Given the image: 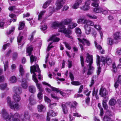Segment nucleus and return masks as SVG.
Wrapping results in <instances>:
<instances>
[{
	"label": "nucleus",
	"instance_id": "obj_1",
	"mask_svg": "<svg viewBox=\"0 0 121 121\" xmlns=\"http://www.w3.org/2000/svg\"><path fill=\"white\" fill-rule=\"evenodd\" d=\"M72 20V18H67L64 19L60 22H55L53 23L52 27L54 28H55L56 27H58L59 28L58 29L59 32L71 34L72 33L71 30L68 29L66 30L64 25L69 24Z\"/></svg>",
	"mask_w": 121,
	"mask_h": 121
},
{
	"label": "nucleus",
	"instance_id": "obj_2",
	"mask_svg": "<svg viewBox=\"0 0 121 121\" xmlns=\"http://www.w3.org/2000/svg\"><path fill=\"white\" fill-rule=\"evenodd\" d=\"M1 113L3 118L8 121H20L18 118V114L17 113H16L14 115L10 113L9 116L6 110L3 109L2 110Z\"/></svg>",
	"mask_w": 121,
	"mask_h": 121
},
{
	"label": "nucleus",
	"instance_id": "obj_3",
	"mask_svg": "<svg viewBox=\"0 0 121 121\" xmlns=\"http://www.w3.org/2000/svg\"><path fill=\"white\" fill-rule=\"evenodd\" d=\"M30 71L31 73H33L32 75L33 79L34 82L36 83V85L37 84H38V81L36 78V74L35 72H37L39 73L38 79L41 80L42 78V77L41 75V71L39 68L38 65L36 64L35 65L31 66L30 67Z\"/></svg>",
	"mask_w": 121,
	"mask_h": 121
},
{
	"label": "nucleus",
	"instance_id": "obj_4",
	"mask_svg": "<svg viewBox=\"0 0 121 121\" xmlns=\"http://www.w3.org/2000/svg\"><path fill=\"white\" fill-rule=\"evenodd\" d=\"M75 32L78 36L80 37V38H78V39L79 42V44L81 50L82 51L83 50V46L84 45L85 43H86L88 46H89L90 45V43L89 41L81 38V32L80 29L76 28V29Z\"/></svg>",
	"mask_w": 121,
	"mask_h": 121
},
{
	"label": "nucleus",
	"instance_id": "obj_5",
	"mask_svg": "<svg viewBox=\"0 0 121 121\" xmlns=\"http://www.w3.org/2000/svg\"><path fill=\"white\" fill-rule=\"evenodd\" d=\"M86 55V61L87 63H89L88 65V71L87 75H89L92 74L94 69V67L92 66V65L93 63V59L92 56L90 55L88 53H87Z\"/></svg>",
	"mask_w": 121,
	"mask_h": 121
},
{
	"label": "nucleus",
	"instance_id": "obj_6",
	"mask_svg": "<svg viewBox=\"0 0 121 121\" xmlns=\"http://www.w3.org/2000/svg\"><path fill=\"white\" fill-rule=\"evenodd\" d=\"M78 103L76 102H67L65 104H62V105L63 111L65 114H67L68 112V110L66 105H69L70 107L76 108Z\"/></svg>",
	"mask_w": 121,
	"mask_h": 121
},
{
	"label": "nucleus",
	"instance_id": "obj_7",
	"mask_svg": "<svg viewBox=\"0 0 121 121\" xmlns=\"http://www.w3.org/2000/svg\"><path fill=\"white\" fill-rule=\"evenodd\" d=\"M7 100L8 105L11 109L16 111H17L19 109L20 106L18 104L15 103L13 102H11V99L10 97H8Z\"/></svg>",
	"mask_w": 121,
	"mask_h": 121
},
{
	"label": "nucleus",
	"instance_id": "obj_8",
	"mask_svg": "<svg viewBox=\"0 0 121 121\" xmlns=\"http://www.w3.org/2000/svg\"><path fill=\"white\" fill-rule=\"evenodd\" d=\"M84 26V27L86 33L87 35H88L90 34L91 30V28L90 26H94V23L92 21H87L86 20V22Z\"/></svg>",
	"mask_w": 121,
	"mask_h": 121
},
{
	"label": "nucleus",
	"instance_id": "obj_9",
	"mask_svg": "<svg viewBox=\"0 0 121 121\" xmlns=\"http://www.w3.org/2000/svg\"><path fill=\"white\" fill-rule=\"evenodd\" d=\"M33 47L32 45L29 46L28 45L27 46L26 49V52L28 54V56H30V63L31 65L32 64L33 62L34 61H36V57L35 56L32 55L30 56L31 52L33 50Z\"/></svg>",
	"mask_w": 121,
	"mask_h": 121
},
{
	"label": "nucleus",
	"instance_id": "obj_10",
	"mask_svg": "<svg viewBox=\"0 0 121 121\" xmlns=\"http://www.w3.org/2000/svg\"><path fill=\"white\" fill-rule=\"evenodd\" d=\"M16 21V19H12L10 20L9 22V20L5 22L6 21L5 19H2L0 20V27L2 28H4V26H7L10 24V23L13 21V22H15Z\"/></svg>",
	"mask_w": 121,
	"mask_h": 121
},
{
	"label": "nucleus",
	"instance_id": "obj_11",
	"mask_svg": "<svg viewBox=\"0 0 121 121\" xmlns=\"http://www.w3.org/2000/svg\"><path fill=\"white\" fill-rule=\"evenodd\" d=\"M91 3L90 0H87L84 2V5L80 7V9L83 11H87L90 9V6Z\"/></svg>",
	"mask_w": 121,
	"mask_h": 121
},
{
	"label": "nucleus",
	"instance_id": "obj_12",
	"mask_svg": "<svg viewBox=\"0 0 121 121\" xmlns=\"http://www.w3.org/2000/svg\"><path fill=\"white\" fill-rule=\"evenodd\" d=\"M21 119L22 121H30V116L28 112H24V114H22L19 116L18 115V117Z\"/></svg>",
	"mask_w": 121,
	"mask_h": 121
},
{
	"label": "nucleus",
	"instance_id": "obj_13",
	"mask_svg": "<svg viewBox=\"0 0 121 121\" xmlns=\"http://www.w3.org/2000/svg\"><path fill=\"white\" fill-rule=\"evenodd\" d=\"M42 83L44 85H47L49 86L50 87L52 91H55L57 93L59 92V93L63 97H64L65 96V94L62 91H60L58 89L50 85L45 82H42Z\"/></svg>",
	"mask_w": 121,
	"mask_h": 121
},
{
	"label": "nucleus",
	"instance_id": "obj_14",
	"mask_svg": "<svg viewBox=\"0 0 121 121\" xmlns=\"http://www.w3.org/2000/svg\"><path fill=\"white\" fill-rule=\"evenodd\" d=\"M101 60L100 62H102L103 63L104 65L106 63L108 65H109L111 64L112 62V61L111 58L108 57L105 58L103 56H102L101 57Z\"/></svg>",
	"mask_w": 121,
	"mask_h": 121
},
{
	"label": "nucleus",
	"instance_id": "obj_15",
	"mask_svg": "<svg viewBox=\"0 0 121 121\" xmlns=\"http://www.w3.org/2000/svg\"><path fill=\"white\" fill-rule=\"evenodd\" d=\"M37 86L38 89L39 90V92L38 93L37 95V96L39 99L41 101L42 98V94L43 90L41 87V85L40 84H37Z\"/></svg>",
	"mask_w": 121,
	"mask_h": 121
},
{
	"label": "nucleus",
	"instance_id": "obj_16",
	"mask_svg": "<svg viewBox=\"0 0 121 121\" xmlns=\"http://www.w3.org/2000/svg\"><path fill=\"white\" fill-rule=\"evenodd\" d=\"M65 2V0H57L56 2V9L57 10L60 9Z\"/></svg>",
	"mask_w": 121,
	"mask_h": 121
},
{
	"label": "nucleus",
	"instance_id": "obj_17",
	"mask_svg": "<svg viewBox=\"0 0 121 121\" xmlns=\"http://www.w3.org/2000/svg\"><path fill=\"white\" fill-rule=\"evenodd\" d=\"M82 0H77L75 2L71 5V8L74 9H76L78 8L79 6L82 3Z\"/></svg>",
	"mask_w": 121,
	"mask_h": 121
},
{
	"label": "nucleus",
	"instance_id": "obj_18",
	"mask_svg": "<svg viewBox=\"0 0 121 121\" xmlns=\"http://www.w3.org/2000/svg\"><path fill=\"white\" fill-rule=\"evenodd\" d=\"M57 114V113L54 112L52 110H49L47 113V121H50V117H49V116L54 117L56 116Z\"/></svg>",
	"mask_w": 121,
	"mask_h": 121
},
{
	"label": "nucleus",
	"instance_id": "obj_19",
	"mask_svg": "<svg viewBox=\"0 0 121 121\" xmlns=\"http://www.w3.org/2000/svg\"><path fill=\"white\" fill-rule=\"evenodd\" d=\"M13 90L14 94L19 95L22 92V88L19 87L14 86L13 87Z\"/></svg>",
	"mask_w": 121,
	"mask_h": 121
},
{
	"label": "nucleus",
	"instance_id": "obj_20",
	"mask_svg": "<svg viewBox=\"0 0 121 121\" xmlns=\"http://www.w3.org/2000/svg\"><path fill=\"white\" fill-rule=\"evenodd\" d=\"M99 94L102 97H105L108 95V92L106 89L103 87H102L100 90Z\"/></svg>",
	"mask_w": 121,
	"mask_h": 121
},
{
	"label": "nucleus",
	"instance_id": "obj_21",
	"mask_svg": "<svg viewBox=\"0 0 121 121\" xmlns=\"http://www.w3.org/2000/svg\"><path fill=\"white\" fill-rule=\"evenodd\" d=\"M100 56H99L97 55L96 59V63L97 66H98V69L97 72V74L98 75L100 73L101 71V68L100 66Z\"/></svg>",
	"mask_w": 121,
	"mask_h": 121
},
{
	"label": "nucleus",
	"instance_id": "obj_22",
	"mask_svg": "<svg viewBox=\"0 0 121 121\" xmlns=\"http://www.w3.org/2000/svg\"><path fill=\"white\" fill-rule=\"evenodd\" d=\"M29 102L30 104L31 105H34L36 104L37 101L35 99L34 95H31L29 98Z\"/></svg>",
	"mask_w": 121,
	"mask_h": 121
},
{
	"label": "nucleus",
	"instance_id": "obj_23",
	"mask_svg": "<svg viewBox=\"0 0 121 121\" xmlns=\"http://www.w3.org/2000/svg\"><path fill=\"white\" fill-rule=\"evenodd\" d=\"M95 46L96 47L99 51L101 54H104L105 53V51L102 48V47L100 45H98L96 40L94 41Z\"/></svg>",
	"mask_w": 121,
	"mask_h": 121
},
{
	"label": "nucleus",
	"instance_id": "obj_24",
	"mask_svg": "<svg viewBox=\"0 0 121 121\" xmlns=\"http://www.w3.org/2000/svg\"><path fill=\"white\" fill-rule=\"evenodd\" d=\"M94 27L97 30L99 31V32L101 38L102 39L103 37V34L101 30L102 29L100 25H94Z\"/></svg>",
	"mask_w": 121,
	"mask_h": 121
},
{
	"label": "nucleus",
	"instance_id": "obj_25",
	"mask_svg": "<svg viewBox=\"0 0 121 121\" xmlns=\"http://www.w3.org/2000/svg\"><path fill=\"white\" fill-rule=\"evenodd\" d=\"M21 86L24 89H26L28 86L26 79H23L22 82Z\"/></svg>",
	"mask_w": 121,
	"mask_h": 121
},
{
	"label": "nucleus",
	"instance_id": "obj_26",
	"mask_svg": "<svg viewBox=\"0 0 121 121\" xmlns=\"http://www.w3.org/2000/svg\"><path fill=\"white\" fill-rule=\"evenodd\" d=\"M113 37L115 40L121 39V34L119 32H116L114 34Z\"/></svg>",
	"mask_w": 121,
	"mask_h": 121
},
{
	"label": "nucleus",
	"instance_id": "obj_27",
	"mask_svg": "<svg viewBox=\"0 0 121 121\" xmlns=\"http://www.w3.org/2000/svg\"><path fill=\"white\" fill-rule=\"evenodd\" d=\"M60 40V39L56 37L55 35H53L48 40V42L52 40L54 42H58Z\"/></svg>",
	"mask_w": 121,
	"mask_h": 121
},
{
	"label": "nucleus",
	"instance_id": "obj_28",
	"mask_svg": "<svg viewBox=\"0 0 121 121\" xmlns=\"http://www.w3.org/2000/svg\"><path fill=\"white\" fill-rule=\"evenodd\" d=\"M13 97L14 101L17 103L19 102L21 99L20 96L19 95L16 94H14Z\"/></svg>",
	"mask_w": 121,
	"mask_h": 121
},
{
	"label": "nucleus",
	"instance_id": "obj_29",
	"mask_svg": "<svg viewBox=\"0 0 121 121\" xmlns=\"http://www.w3.org/2000/svg\"><path fill=\"white\" fill-rule=\"evenodd\" d=\"M93 11L95 13H100L102 12L103 8L100 7L94 8L93 9Z\"/></svg>",
	"mask_w": 121,
	"mask_h": 121
},
{
	"label": "nucleus",
	"instance_id": "obj_30",
	"mask_svg": "<svg viewBox=\"0 0 121 121\" xmlns=\"http://www.w3.org/2000/svg\"><path fill=\"white\" fill-rule=\"evenodd\" d=\"M20 75L22 77L25 73V70L24 69L23 65H20L19 66V69Z\"/></svg>",
	"mask_w": 121,
	"mask_h": 121
},
{
	"label": "nucleus",
	"instance_id": "obj_31",
	"mask_svg": "<svg viewBox=\"0 0 121 121\" xmlns=\"http://www.w3.org/2000/svg\"><path fill=\"white\" fill-rule=\"evenodd\" d=\"M114 43H117V42H115L114 40L111 38L107 39V44L108 45H112Z\"/></svg>",
	"mask_w": 121,
	"mask_h": 121
},
{
	"label": "nucleus",
	"instance_id": "obj_32",
	"mask_svg": "<svg viewBox=\"0 0 121 121\" xmlns=\"http://www.w3.org/2000/svg\"><path fill=\"white\" fill-rule=\"evenodd\" d=\"M98 92V90L97 89H95L94 88L93 89L92 92V95L93 96H95V97L96 99H98L99 98V97L97 95Z\"/></svg>",
	"mask_w": 121,
	"mask_h": 121
},
{
	"label": "nucleus",
	"instance_id": "obj_33",
	"mask_svg": "<svg viewBox=\"0 0 121 121\" xmlns=\"http://www.w3.org/2000/svg\"><path fill=\"white\" fill-rule=\"evenodd\" d=\"M38 108L39 111L41 112L43 111H44L45 109L46 108L42 105L41 104L38 106Z\"/></svg>",
	"mask_w": 121,
	"mask_h": 121
},
{
	"label": "nucleus",
	"instance_id": "obj_34",
	"mask_svg": "<svg viewBox=\"0 0 121 121\" xmlns=\"http://www.w3.org/2000/svg\"><path fill=\"white\" fill-rule=\"evenodd\" d=\"M29 90L30 92L34 94L36 92V88L35 86H31L29 87Z\"/></svg>",
	"mask_w": 121,
	"mask_h": 121
},
{
	"label": "nucleus",
	"instance_id": "obj_35",
	"mask_svg": "<svg viewBox=\"0 0 121 121\" xmlns=\"http://www.w3.org/2000/svg\"><path fill=\"white\" fill-rule=\"evenodd\" d=\"M17 78L15 76L11 77L9 79V82L10 83H14L17 81Z\"/></svg>",
	"mask_w": 121,
	"mask_h": 121
},
{
	"label": "nucleus",
	"instance_id": "obj_36",
	"mask_svg": "<svg viewBox=\"0 0 121 121\" xmlns=\"http://www.w3.org/2000/svg\"><path fill=\"white\" fill-rule=\"evenodd\" d=\"M0 89L1 90H4L5 89L6 90H8L9 88L7 87L6 83L1 84H0Z\"/></svg>",
	"mask_w": 121,
	"mask_h": 121
},
{
	"label": "nucleus",
	"instance_id": "obj_37",
	"mask_svg": "<svg viewBox=\"0 0 121 121\" xmlns=\"http://www.w3.org/2000/svg\"><path fill=\"white\" fill-rule=\"evenodd\" d=\"M91 0L93 1L91 4V5L92 6L96 7L98 6L99 0Z\"/></svg>",
	"mask_w": 121,
	"mask_h": 121
},
{
	"label": "nucleus",
	"instance_id": "obj_38",
	"mask_svg": "<svg viewBox=\"0 0 121 121\" xmlns=\"http://www.w3.org/2000/svg\"><path fill=\"white\" fill-rule=\"evenodd\" d=\"M52 2V0H48L43 5V8L44 9H46L49 5Z\"/></svg>",
	"mask_w": 121,
	"mask_h": 121
},
{
	"label": "nucleus",
	"instance_id": "obj_39",
	"mask_svg": "<svg viewBox=\"0 0 121 121\" xmlns=\"http://www.w3.org/2000/svg\"><path fill=\"white\" fill-rule=\"evenodd\" d=\"M45 10L41 11L38 15V20L39 21H41L42 18V16L45 13Z\"/></svg>",
	"mask_w": 121,
	"mask_h": 121
},
{
	"label": "nucleus",
	"instance_id": "obj_40",
	"mask_svg": "<svg viewBox=\"0 0 121 121\" xmlns=\"http://www.w3.org/2000/svg\"><path fill=\"white\" fill-rule=\"evenodd\" d=\"M15 29V28L14 27L12 26L11 27V30L7 31L6 32L7 35H8L11 33L13 34L14 32Z\"/></svg>",
	"mask_w": 121,
	"mask_h": 121
},
{
	"label": "nucleus",
	"instance_id": "obj_41",
	"mask_svg": "<svg viewBox=\"0 0 121 121\" xmlns=\"http://www.w3.org/2000/svg\"><path fill=\"white\" fill-rule=\"evenodd\" d=\"M116 103V100L114 99H111L109 101V104L110 105L113 106L115 105Z\"/></svg>",
	"mask_w": 121,
	"mask_h": 121
},
{
	"label": "nucleus",
	"instance_id": "obj_42",
	"mask_svg": "<svg viewBox=\"0 0 121 121\" xmlns=\"http://www.w3.org/2000/svg\"><path fill=\"white\" fill-rule=\"evenodd\" d=\"M77 25V24L76 23L72 22L68 26L69 28L73 29Z\"/></svg>",
	"mask_w": 121,
	"mask_h": 121
},
{
	"label": "nucleus",
	"instance_id": "obj_43",
	"mask_svg": "<svg viewBox=\"0 0 121 121\" xmlns=\"http://www.w3.org/2000/svg\"><path fill=\"white\" fill-rule=\"evenodd\" d=\"M24 21L20 22L19 23V26L18 27V29L20 30H22L25 26Z\"/></svg>",
	"mask_w": 121,
	"mask_h": 121
},
{
	"label": "nucleus",
	"instance_id": "obj_44",
	"mask_svg": "<svg viewBox=\"0 0 121 121\" xmlns=\"http://www.w3.org/2000/svg\"><path fill=\"white\" fill-rule=\"evenodd\" d=\"M83 92L87 96H89L91 92V91H89L86 88L84 89Z\"/></svg>",
	"mask_w": 121,
	"mask_h": 121
},
{
	"label": "nucleus",
	"instance_id": "obj_45",
	"mask_svg": "<svg viewBox=\"0 0 121 121\" xmlns=\"http://www.w3.org/2000/svg\"><path fill=\"white\" fill-rule=\"evenodd\" d=\"M86 20H84L83 19L80 18L78 21V22L79 24H86Z\"/></svg>",
	"mask_w": 121,
	"mask_h": 121
},
{
	"label": "nucleus",
	"instance_id": "obj_46",
	"mask_svg": "<svg viewBox=\"0 0 121 121\" xmlns=\"http://www.w3.org/2000/svg\"><path fill=\"white\" fill-rule=\"evenodd\" d=\"M96 76H94L92 77L91 84L90 85V86L91 87L95 83V80L96 79Z\"/></svg>",
	"mask_w": 121,
	"mask_h": 121
},
{
	"label": "nucleus",
	"instance_id": "obj_47",
	"mask_svg": "<svg viewBox=\"0 0 121 121\" xmlns=\"http://www.w3.org/2000/svg\"><path fill=\"white\" fill-rule=\"evenodd\" d=\"M23 38V36H19L17 38V41L18 45L19 46L21 45V41Z\"/></svg>",
	"mask_w": 121,
	"mask_h": 121
},
{
	"label": "nucleus",
	"instance_id": "obj_48",
	"mask_svg": "<svg viewBox=\"0 0 121 121\" xmlns=\"http://www.w3.org/2000/svg\"><path fill=\"white\" fill-rule=\"evenodd\" d=\"M98 106L99 108L100 111V115L102 116L104 114V111L103 108L101 107V105L100 103H99L98 104Z\"/></svg>",
	"mask_w": 121,
	"mask_h": 121
},
{
	"label": "nucleus",
	"instance_id": "obj_49",
	"mask_svg": "<svg viewBox=\"0 0 121 121\" xmlns=\"http://www.w3.org/2000/svg\"><path fill=\"white\" fill-rule=\"evenodd\" d=\"M4 64V71H5L6 69H8V62L7 61H6L5 62H4V60L3 61Z\"/></svg>",
	"mask_w": 121,
	"mask_h": 121
},
{
	"label": "nucleus",
	"instance_id": "obj_50",
	"mask_svg": "<svg viewBox=\"0 0 121 121\" xmlns=\"http://www.w3.org/2000/svg\"><path fill=\"white\" fill-rule=\"evenodd\" d=\"M42 25H42V27L41 28V29L43 31L46 30L47 27V25L46 24L43 23H42Z\"/></svg>",
	"mask_w": 121,
	"mask_h": 121
},
{
	"label": "nucleus",
	"instance_id": "obj_51",
	"mask_svg": "<svg viewBox=\"0 0 121 121\" xmlns=\"http://www.w3.org/2000/svg\"><path fill=\"white\" fill-rule=\"evenodd\" d=\"M71 83L72 84L75 86H78L81 84V83L78 81H72Z\"/></svg>",
	"mask_w": 121,
	"mask_h": 121
},
{
	"label": "nucleus",
	"instance_id": "obj_52",
	"mask_svg": "<svg viewBox=\"0 0 121 121\" xmlns=\"http://www.w3.org/2000/svg\"><path fill=\"white\" fill-rule=\"evenodd\" d=\"M87 16L90 18L95 19H96L97 17L95 15H91L89 14H88L87 15Z\"/></svg>",
	"mask_w": 121,
	"mask_h": 121
},
{
	"label": "nucleus",
	"instance_id": "obj_53",
	"mask_svg": "<svg viewBox=\"0 0 121 121\" xmlns=\"http://www.w3.org/2000/svg\"><path fill=\"white\" fill-rule=\"evenodd\" d=\"M36 32V31L35 30H34V31L32 33L31 35L29 37V39H30L31 41H32L33 40V37L34 35H35V33Z\"/></svg>",
	"mask_w": 121,
	"mask_h": 121
},
{
	"label": "nucleus",
	"instance_id": "obj_54",
	"mask_svg": "<svg viewBox=\"0 0 121 121\" xmlns=\"http://www.w3.org/2000/svg\"><path fill=\"white\" fill-rule=\"evenodd\" d=\"M36 32V31L35 30H34V31L32 33L31 35L29 37V39H30L31 41H32L33 40V37L34 35H35V33Z\"/></svg>",
	"mask_w": 121,
	"mask_h": 121
},
{
	"label": "nucleus",
	"instance_id": "obj_55",
	"mask_svg": "<svg viewBox=\"0 0 121 121\" xmlns=\"http://www.w3.org/2000/svg\"><path fill=\"white\" fill-rule=\"evenodd\" d=\"M112 70L114 72L117 71V68L115 63H113L112 64Z\"/></svg>",
	"mask_w": 121,
	"mask_h": 121
},
{
	"label": "nucleus",
	"instance_id": "obj_56",
	"mask_svg": "<svg viewBox=\"0 0 121 121\" xmlns=\"http://www.w3.org/2000/svg\"><path fill=\"white\" fill-rule=\"evenodd\" d=\"M110 118L108 116H105L103 118V121H111Z\"/></svg>",
	"mask_w": 121,
	"mask_h": 121
},
{
	"label": "nucleus",
	"instance_id": "obj_57",
	"mask_svg": "<svg viewBox=\"0 0 121 121\" xmlns=\"http://www.w3.org/2000/svg\"><path fill=\"white\" fill-rule=\"evenodd\" d=\"M9 43L7 44H4L3 47V50L4 51L9 45Z\"/></svg>",
	"mask_w": 121,
	"mask_h": 121
},
{
	"label": "nucleus",
	"instance_id": "obj_58",
	"mask_svg": "<svg viewBox=\"0 0 121 121\" xmlns=\"http://www.w3.org/2000/svg\"><path fill=\"white\" fill-rule=\"evenodd\" d=\"M81 63L82 67L84 66V59L82 56H80Z\"/></svg>",
	"mask_w": 121,
	"mask_h": 121
},
{
	"label": "nucleus",
	"instance_id": "obj_59",
	"mask_svg": "<svg viewBox=\"0 0 121 121\" xmlns=\"http://www.w3.org/2000/svg\"><path fill=\"white\" fill-rule=\"evenodd\" d=\"M64 43L66 48L69 50H70L71 49V47L68 43L66 42H65Z\"/></svg>",
	"mask_w": 121,
	"mask_h": 121
},
{
	"label": "nucleus",
	"instance_id": "obj_60",
	"mask_svg": "<svg viewBox=\"0 0 121 121\" xmlns=\"http://www.w3.org/2000/svg\"><path fill=\"white\" fill-rule=\"evenodd\" d=\"M110 12L112 14L114 13H116L117 14H120L121 13V10H118V11H111Z\"/></svg>",
	"mask_w": 121,
	"mask_h": 121
},
{
	"label": "nucleus",
	"instance_id": "obj_61",
	"mask_svg": "<svg viewBox=\"0 0 121 121\" xmlns=\"http://www.w3.org/2000/svg\"><path fill=\"white\" fill-rule=\"evenodd\" d=\"M52 42L50 43L48 45L47 48V51H49L53 47V46H51V45L52 44Z\"/></svg>",
	"mask_w": 121,
	"mask_h": 121
},
{
	"label": "nucleus",
	"instance_id": "obj_62",
	"mask_svg": "<svg viewBox=\"0 0 121 121\" xmlns=\"http://www.w3.org/2000/svg\"><path fill=\"white\" fill-rule=\"evenodd\" d=\"M90 101V98L89 96H87L85 99V102L86 104L88 105Z\"/></svg>",
	"mask_w": 121,
	"mask_h": 121
},
{
	"label": "nucleus",
	"instance_id": "obj_63",
	"mask_svg": "<svg viewBox=\"0 0 121 121\" xmlns=\"http://www.w3.org/2000/svg\"><path fill=\"white\" fill-rule=\"evenodd\" d=\"M44 99L45 101L48 103H49L51 102V100L48 98V97L46 96L44 97Z\"/></svg>",
	"mask_w": 121,
	"mask_h": 121
},
{
	"label": "nucleus",
	"instance_id": "obj_64",
	"mask_svg": "<svg viewBox=\"0 0 121 121\" xmlns=\"http://www.w3.org/2000/svg\"><path fill=\"white\" fill-rule=\"evenodd\" d=\"M117 81L121 85V75H119L118 76Z\"/></svg>",
	"mask_w": 121,
	"mask_h": 121
}]
</instances>
